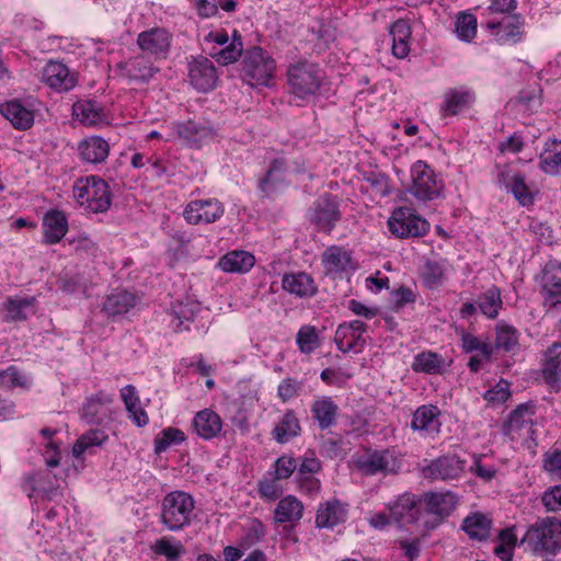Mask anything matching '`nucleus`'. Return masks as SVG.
Here are the masks:
<instances>
[{"label":"nucleus","mask_w":561,"mask_h":561,"mask_svg":"<svg viewBox=\"0 0 561 561\" xmlns=\"http://www.w3.org/2000/svg\"><path fill=\"white\" fill-rule=\"evenodd\" d=\"M42 80L58 92L69 91L77 84L75 73L64 62L57 60H49L45 65L42 71Z\"/></svg>","instance_id":"nucleus-16"},{"label":"nucleus","mask_w":561,"mask_h":561,"mask_svg":"<svg viewBox=\"0 0 561 561\" xmlns=\"http://www.w3.org/2000/svg\"><path fill=\"white\" fill-rule=\"evenodd\" d=\"M456 34L466 42H470L477 35V19L473 14L461 13L456 21Z\"/></svg>","instance_id":"nucleus-53"},{"label":"nucleus","mask_w":561,"mask_h":561,"mask_svg":"<svg viewBox=\"0 0 561 561\" xmlns=\"http://www.w3.org/2000/svg\"><path fill=\"white\" fill-rule=\"evenodd\" d=\"M254 264V255L242 250L231 251L218 261L220 270L227 273H247Z\"/></svg>","instance_id":"nucleus-32"},{"label":"nucleus","mask_w":561,"mask_h":561,"mask_svg":"<svg viewBox=\"0 0 561 561\" xmlns=\"http://www.w3.org/2000/svg\"><path fill=\"white\" fill-rule=\"evenodd\" d=\"M194 497L184 491L169 492L161 502L160 520L170 531H179L192 523Z\"/></svg>","instance_id":"nucleus-2"},{"label":"nucleus","mask_w":561,"mask_h":561,"mask_svg":"<svg viewBox=\"0 0 561 561\" xmlns=\"http://www.w3.org/2000/svg\"><path fill=\"white\" fill-rule=\"evenodd\" d=\"M342 217L337 197L325 194L312 204L309 210L310 221L319 231L331 232Z\"/></svg>","instance_id":"nucleus-9"},{"label":"nucleus","mask_w":561,"mask_h":561,"mask_svg":"<svg viewBox=\"0 0 561 561\" xmlns=\"http://www.w3.org/2000/svg\"><path fill=\"white\" fill-rule=\"evenodd\" d=\"M297 469V461L293 456L284 455L275 461V476L277 480L289 478Z\"/></svg>","instance_id":"nucleus-61"},{"label":"nucleus","mask_w":561,"mask_h":561,"mask_svg":"<svg viewBox=\"0 0 561 561\" xmlns=\"http://www.w3.org/2000/svg\"><path fill=\"white\" fill-rule=\"evenodd\" d=\"M241 66L242 79L251 87H267L275 77L274 58L257 46L244 51Z\"/></svg>","instance_id":"nucleus-3"},{"label":"nucleus","mask_w":561,"mask_h":561,"mask_svg":"<svg viewBox=\"0 0 561 561\" xmlns=\"http://www.w3.org/2000/svg\"><path fill=\"white\" fill-rule=\"evenodd\" d=\"M502 305L501 290L496 286L486 289L477 299L479 310L489 319H495L499 316Z\"/></svg>","instance_id":"nucleus-45"},{"label":"nucleus","mask_w":561,"mask_h":561,"mask_svg":"<svg viewBox=\"0 0 561 561\" xmlns=\"http://www.w3.org/2000/svg\"><path fill=\"white\" fill-rule=\"evenodd\" d=\"M388 227L396 237L415 238L424 236L430 229V224L410 208L400 207L394 209L388 219Z\"/></svg>","instance_id":"nucleus-8"},{"label":"nucleus","mask_w":561,"mask_h":561,"mask_svg":"<svg viewBox=\"0 0 561 561\" xmlns=\"http://www.w3.org/2000/svg\"><path fill=\"white\" fill-rule=\"evenodd\" d=\"M224 213V204L216 198L195 199L185 206L183 217L191 225H208L220 219Z\"/></svg>","instance_id":"nucleus-11"},{"label":"nucleus","mask_w":561,"mask_h":561,"mask_svg":"<svg viewBox=\"0 0 561 561\" xmlns=\"http://www.w3.org/2000/svg\"><path fill=\"white\" fill-rule=\"evenodd\" d=\"M285 170L286 161L283 157L271 161L265 176L260 181V188L265 196H271L277 192L278 186L284 182Z\"/></svg>","instance_id":"nucleus-38"},{"label":"nucleus","mask_w":561,"mask_h":561,"mask_svg":"<svg viewBox=\"0 0 561 561\" xmlns=\"http://www.w3.org/2000/svg\"><path fill=\"white\" fill-rule=\"evenodd\" d=\"M259 493L262 499L267 501H274L277 497H279L282 493V488L273 479L261 480L259 482Z\"/></svg>","instance_id":"nucleus-62"},{"label":"nucleus","mask_w":561,"mask_h":561,"mask_svg":"<svg viewBox=\"0 0 561 561\" xmlns=\"http://www.w3.org/2000/svg\"><path fill=\"white\" fill-rule=\"evenodd\" d=\"M75 199L93 213H103L111 206L112 194L107 183L96 175L79 178L73 184Z\"/></svg>","instance_id":"nucleus-4"},{"label":"nucleus","mask_w":561,"mask_h":561,"mask_svg":"<svg viewBox=\"0 0 561 561\" xmlns=\"http://www.w3.org/2000/svg\"><path fill=\"white\" fill-rule=\"evenodd\" d=\"M75 117L88 126L96 125L102 121V113L99 106L92 101H78L72 106Z\"/></svg>","instance_id":"nucleus-47"},{"label":"nucleus","mask_w":561,"mask_h":561,"mask_svg":"<svg viewBox=\"0 0 561 561\" xmlns=\"http://www.w3.org/2000/svg\"><path fill=\"white\" fill-rule=\"evenodd\" d=\"M542 467L551 477L561 480V450L554 449L545 453Z\"/></svg>","instance_id":"nucleus-59"},{"label":"nucleus","mask_w":561,"mask_h":561,"mask_svg":"<svg viewBox=\"0 0 561 561\" xmlns=\"http://www.w3.org/2000/svg\"><path fill=\"white\" fill-rule=\"evenodd\" d=\"M443 182L437 179L434 170L419 160L411 168V185L409 192L419 201H433L440 196Z\"/></svg>","instance_id":"nucleus-7"},{"label":"nucleus","mask_w":561,"mask_h":561,"mask_svg":"<svg viewBox=\"0 0 561 561\" xmlns=\"http://www.w3.org/2000/svg\"><path fill=\"white\" fill-rule=\"evenodd\" d=\"M339 408L330 397L317 399L311 405V412L320 428L330 427L337 415Z\"/></svg>","instance_id":"nucleus-41"},{"label":"nucleus","mask_w":561,"mask_h":561,"mask_svg":"<svg viewBox=\"0 0 561 561\" xmlns=\"http://www.w3.org/2000/svg\"><path fill=\"white\" fill-rule=\"evenodd\" d=\"M136 296L126 290L114 291L108 295L103 304V311L110 317L127 313L136 306Z\"/></svg>","instance_id":"nucleus-39"},{"label":"nucleus","mask_w":561,"mask_h":561,"mask_svg":"<svg viewBox=\"0 0 561 561\" xmlns=\"http://www.w3.org/2000/svg\"><path fill=\"white\" fill-rule=\"evenodd\" d=\"M462 529L471 539L484 540L490 536L491 519L482 513H474L463 519Z\"/></svg>","instance_id":"nucleus-44"},{"label":"nucleus","mask_w":561,"mask_h":561,"mask_svg":"<svg viewBox=\"0 0 561 561\" xmlns=\"http://www.w3.org/2000/svg\"><path fill=\"white\" fill-rule=\"evenodd\" d=\"M542 376L545 381L553 387L559 388L561 383V344H552L546 352L542 366Z\"/></svg>","instance_id":"nucleus-30"},{"label":"nucleus","mask_w":561,"mask_h":561,"mask_svg":"<svg viewBox=\"0 0 561 561\" xmlns=\"http://www.w3.org/2000/svg\"><path fill=\"white\" fill-rule=\"evenodd\" d=\"M462 348L467 353L479 351L486 359H490L493 354V345L480 341L477 336L470 333L461 334Z\"/></svg>","instance_id":"nucleus-55"},{"label":"nucleus","mask_w":561,"mask_h":561,"mask_svg":"<svg viewBox=\"0 0 561 561\" xmlns=\"http://www.w3.org/2000/svg\"><path fill=\"white\" fill-rule=\"evenodd\" d=\"M34 298L31 299H10L5 304L8 318L14 321L24 320L27 317V311L33 307Z\"/></svg>","instance_id":"nucleus-54"},{"label":"nucleus","mask_w":561,"mask_h":561,"mask_svg":"<svg viewBox=\"0 0 561 561\" xmlns=\"http://www.w3.org/2000/svg\"><path fill=\"white\" fill-rule=\"evenodd\" d=\"M520 543L536 556L558 554L561 551V519L556 516L538 517L527 527Z\"/></svg>","instance_id":"nucleus-1"},{"label":"nucleus","mask_w":561,"mask_h":561,"mask_svg":"<svg viewBox=\"0 0 561 561\" xmlns=\"http://www.w3.org/2000/svg\"><path fill=\"white\" fill-rule=\"evenodd\" d=\"M490 28H496V41L501 44H515L524 35V20L519 15L506 16L497 24L489 23Z\"/></svg>","instance_id":"nucleus-25"},{"label":"nucleus","mask_w":561,"mask_h":561,"mask_svg":"<svg viewBox=\"0 0 561 561\" xmlns=\"http://www.w3.org/2000/svg\"><path fill=\"white\" fill-rule=\"evenodd\" d=\"M185 439L184 433L174 427H168L163 430L156 438H154V450L157 454H161L165 451L171 445L180 444Z\"/></svg>","instance_id":"nucleus-52"},{"label":"nucleus","mask_w":561,"mask_h":561,"mask_svg":"<svg viewBox=\"0 0 561 561\" xmlns=\"http://www.w3.org/2000/svg\"><path fill=\"white\" fill-rule=\"evenodd\" d=\"M517 330L505 322H499L495 327V343L493 350L496 348L510 352L517 345Z\"/></svg>","instance_id":"nucleus-48"},{"label":"nucleus","mask_w":561,"mask_h":561,"mask_svg":"<svg viewBox=\"0 0 561 561\" xmlns=\"http://www.w3.org/2000/svg\"><path fill=\"white\" fill-rule=\"evenodd\" d=\"M539 168L549 175L561 174V140L549 139L539 154Z\"/></svg>","instance_id":"nucleus-31"},{"label":"nucleus","mask_w":561,"mask_h":561,"mask_svg":"<svg viewBox=\"0 0 561 561\" xmlns=\"http://www.w3.org/2000/svg\"><path fill=\"white\" fill-rule=\"evenodd\" d=\"M188 78L196 90L201 92L213 90L217 82V73L213 61L206 57L195 58L190 62Z\"/></svg>","instance_id":"nucleus-17"},{"label":"nucleus","mask_w":561,"mask_h":561,"mask_svg":"<svg viewBox=\"0 0 561 561\" xmlns=\"http://www.w3.org/2000/svg\"><path fill=\"white\" fill-rule=\"evenodd\" d=\"M26 385V378L20 374L16 367L10 366L0 371V387L10 389L13 387H23Z\"/></svg>","instance_id":"nucleus-60"},{"label":"nucleus","mask_w":561,"mask_h":561,"mask_svg":"<svg viewBox=\"0 0 561 561\" xmlns=\"http://www.w3.org/2000/svg\"><path fill=\"white\" fill-rule=\"evenodd\" d=\"M171 126L179 138L191 145H199L214 138V131L209 126L194 121L172 123Z\"/></svg>","instance_id":"nucleus-28"},{"label":"nucleus","mask_w":561,"mask_h":561,"mask_svg":"<svg viewBox=\"0 0 561 561\" xmlns=\"http://www.w3.org/2000/svg\"><path fill=\"white\" fill-rule=\"evenodd\" d=\"M351 263V253L343 247L331 245L322 253V265L330 274L346 271Z\"/></svg>","instance_id":"nucleus-37"},{"label":"nucleus","mask_w":561,"mask_h":561,"mask_svg":"<svg viewBox=\"0 0 561 561\" xmlns=\"http://www.w3.org/2000/svg\"><path fill=\"white\" fill-rule=\"evenodd\" d=\"M121 75L137 83H147L159 72V68L146 55H137L118 64Z\"/></svg>","instance_id":"nucleus-18"},{"label":"nucleus","mask_w":561,"mask_h":561,"mask_svg":"<svg viewBox=\"0 0 561 561\" xmlns=\"http://www.w3.org/2000/svg\"><path fill=\"white\" fill-rule=\"evenodd\" d=\"M541 504L549 513L561 511V484L548 488L541 495Z\"/></svg>","instance_id":"nucleus-57"},{"label":"nucleus","mask_w":561,"mask_h":561,"mask_svg":"<svg viewBox=\"0 0 561 561\" xmlns=\"http://www.w3.org/2000/svg\"><path fill=\"white\" fill-rule=\"evenodd\" d=\"M511 396L510 382L501 379L493 388L484 392L483 398L492 403H504Z\"/></svg>","instance_id":"nucleus-58"},{"label":"nucleus","mask_w":561,"mask_h":561,"mask_svg":"<svg viewBox=\"0 0 561 561\" xmlns=\"http://www.w3.org/2000/svg\"><path fill=\"white\" fill-rule=\"evenodd\" d=\"M439 410L435 405H422L413 414L411 427L413 431L438 432Z\"/></svg>","instance_id":"nucleus-40"},{"label":"nucleus","mask_w":561,"mask_h":561,"mask_svg":"<svg viewBox=\"0 0 561 561\" xmlns=\"http://www.w3.org/2000/svg\"><path fill=\"white\" fill-rule=\"evenodd\" d=\"M367 325L359 320L341 323L334 335V342L337 348L343 352L359 353L366 344L363 333L366 332Z\"/></svg>","instance_id":"nucleus-12"},{"label":"nucleus","mask_w":561,"mask_h":561,"mask_svg":"<svg viewBox=\"0 0 561 561\" xmlns=\"http://www.w3.org/2000/svg\"><path fill=\"white\" fill-rule=\"evenodd\" d=\"M346 516V506L339 500H330L319 506L316 516V525L318 528H333L344 523Z\"/></svg>","instance_id":"nucleus-26"},{"label":"nucleus","mask_w":561,"mask_h":561,"mask_svg":"<svg viewBox=\"0 0 561 561\" xmlns=\"http://www.w3.org/2000/svg\"><path fill=\"white\" fill-rule=\"evenodd\" d=\"M304 505L296 496L283 497L274 510V519L277 524L297 523L301 519Z\"/></svg>","instance_id":"nucleus-36"},{"label":"nucleus","mask_w":561,"mask_h":561,"mask_svg":"<svg viewBox=\"0 0 561 561\" xmlns=\"http://www.w3.org/2000/svg\"><path fill=\"white\" fill-rule=\"evenodd\" d=\"M151 549L156 554L165 557L168 561H178L185 553V548L180 541L168 537L156 540Z\"/></svg>","instance_id":"nucleus-49"},{"label":"nucleus","mask_w":561,"mask_h":561,"mask_svg":"<svg viewBox=\"0 0 561 561\" xmlns=\"http://www.w3.org/2000/svg\"><path fill=\"white\" fill-rule=\"evenodd\" d=\"M476 101L474 92L466 87L449 89L444 94V100L440 104V112L443 116H453L468 110Z\"/></svg>","instance_id":"nucleus-21"},{"label":"nucleus","mask_w":561,"mask_h":561,"mask_svg":"<svg viewBox=\"0 0 561 561\" xmlns=\"http://www.w3.org/2000/svg\"><path fill=\"white\" fill-rule=\"evenodd\" d=\"M541 294L551 306L557 305L561 298V263L549 261L540 275Z\"/></svg>","instance_id":"nucleus-19"},{"label":"nucleus","mask_w":561,"mask_h":561,"mask_svg":"<svg viewBox=\"0 0 561 561\" xmlns=\"http://www.w3.org/2000/svg\"><path fill=\"white\" fill-rule=\"evenodd\" d=\"M172 42V35L161 27H153L138 34L137 45L146 55L156 60L165 58Z\"/></svg>","instance_id":"nucleus-13"},{"label":"nucleus","mask_w":561,"mask_h":561,"mask_svg":"<svg viewBox=\"0 0 561 561\" xmlns=\"http://www.w3.org/2000/svg\"><path fill=\"white\" fill-rule=\"evenodd\" d=\"M390 517L397 523H414L422 527V507L412 494L401 495L390 507Z\"/></svg>","instance_id":"nucleus-23"},{"label":"nucleus","mask_w":561,"mask_h":561,"mask_svg":"<svg viewBox=\"0 0 561 561\" xmlns=\"http://www.w3.org/2000/svg\"><path fill=\"white\" fill-rule=\"evenodd\" d=\"M77 152L82 162L99 164L107 159L110 145L100 136H90L78 142Z\"/></svg>","instance_id":"nucleus-22"},{"label":"nucleus","mask_w":561,"mask_h":561,"mask_svg":"<svg viewBox=\"0 0 561 561\" xmlns=\"http://www.w3.org/2000/svg\"><path fill=\"white\" fill-rule=\"evenodd\" d=\"M356 466L366 476L397 473L400 469L398 459L388 450L360 457Z\"/></svg>","instance_id":"nucleus-15"},{"label":"nucleus","mask_w":561,"mask_h":561,"mask_svg":"<svg viewBox=\"0 0 561 561\" xmlns=\"http://www.w3.org/2000/svg\"><path fill=\"white\" fill-rule=\"evenodd\" d=\"M300 432L299 421L293 410H287L272 434L279 444H285Z\"/></svg>","instance_id":"nucleus-43"},{"label":"nucleus","mask_w":561,"mask_h":561,"mask_svg":"<svg viewBox=\"0 0 561 561\" xmlns=\"http://www.w3.org/2000/svg\"><path fill=\"white\" fill-rule=\"evenodd\" d=\"M44 242L58 243L68 231V219L60 210H49L43 218Z\"/></svg>","instance_id":"nucleus-27"},{"label":"nucleus","mask_w":561,"mask_h":561,"mask_svg":"<svg viewBox=\"0 0 561 561\" xmlns=\"http://www.w3.org/2000/svg\"><path fill=\"white\" fill-rule=\"evenodd\" d=\"M108 439L105 431L93 428L82 434L72 447V455L76 458H81L83 454L93 453L94 447L102 446Z\"/></svg>","instance_id":"nucleus-42"},{"label":"nucleus","mask_w":561,"mask_h":561,"mask_svg":"<svg viewBox=\"0 0 561 561\" xmlns=\"http://www.w3.org/2000/svg\"><path fill=\"white\" fill-rule=\"evenodd\" d=\"M457 497L453 492H432L424 495L422 507V527L434 529L447 516L451 514L457 505Z\"/></svg>","instance_id":"nucleus-6"},{"label":"nucleus","mask_w":561,"mask_h":561,"mask_svg":"<svg viewBox=\"0 0 561 561\" xmlns=\"http://www.w3.org/2000/svg\"><path fill=\"white\" fill-rule=\"evenodd\" d=\"M321 69L309 61H298L287 69V82L290 92L299 99L314 95L322 83Z\"/></svg>","instance_id":"nucleus-5"},{"label":"nucleus","mask_w":561,"mask_h":561,"mask_svg":"<svg viewBox=\"0 0 561 561\" xmlns=\"http://www.w3.org/2000/svg\"><path fill=\"white\" fill-rule=\"evenodd\" d=\"M445 366L444 358L434 352H422L414 357L412 369L430 375L439 374Z\"/></svg>","instance_id":"nucleus-46"},{"label":"nucleus","mask_w":561,"mask_h":561,"mask_svg":"<svg viewBox=\"0 0 561 561\" xmlns=\"http://www.w3.org/2000/svg\"><path fill=\"white\" fill-rule=\"evenodd\" d=\"M470 471L484 481H491L496 473L494 466H486L482 463L481 456L474 457L473 465L470 467Z\"/></svg>","instance_id":"nucleus-63"},{"label":"nucleus","mask_w":561,"mask_h":561,"mask_svg":"<svg viewBox=\"0 0 561 561\" xmlns=\"http://www.w3.org/2000/svg\"><path fill=\"white\" fill-rule=\"evenodd\" d=\"M49 478V473L35 472L26 478V485L32 492L43 493L51 497L56 489L51 485H46L45 480Z\"/></svg>","instance_id":"nucleus-56"},{"label":"nucleus","mask_w":561,"mask_h":561,"mask_svg":"<svg viewBox=\"0 0 561 561\" xmlns=\"http://www.w3.org/2000/svg\"><path fill=\"white\" fill-rule=\"evenodd\" d=\"M1 113L16 129H28L34 122L33 112L16 100L3 104Z\"/></svg>","instance_id":"nucleus-35"},{"label":"nucleus","mask_w":561,"mask_h":561,"mask_svg":"<svg viewBox=\"0 0 561 561\" xmlns=\"http://www.w3.org/2000/svg\"><path fill=\"white\" fill-rule=\"evenodd\" d=\"M411 26L404 19L392 23L390 35L392 37V54L397 58H404L410 53Z\"/></svg>","instance_id":"nucleus-33"},{"label":"nucleus","mask_w":561,"mask_h":561,"mask_svg":"<svg viewBox=\"0 0 561 561\" xmlns=\"http://www.w3.org/2000/svg\"><path fill=\"white\" fill-rule=\"evenodd\" d=\"M499 182L510 190L522 206H528L534 203V196L529 186L526 184L525 175L515 173L510 178L502 172L499 174Z\"/></svg>","instance_id":"nucleus-34"},{"label":"nucleus","mask_w":561,"mask_h":561,"mask_svg":"<svg viewBox=\"0 0 561 561\" xmlns=\"http://www.w3.org/2000/svg\"><path fill=\"white\" fill-rule=\"evenodd\" d=\"M298 473L300 476L304 474H312L318 472L321 469V463L319 459L314 456L313 453L307 454L302 459L299 466L297 465Z\"/></svg>","instance_id":"nucleus-64"},{"label":"nucleus","mask_w":561,"mask_h":561,"mask_svg":"<svg viewBox=\"0 0 561 561\" xmlns=\"http://www.w3.org/2000/svg\"><path fill=\"white\" fill-rule=\"evenodd\" d=\"M467 461L456 454H446L431 460L422 468L424 478L430 480H458L466 470Z\"/></svg>","instance_id":"nucleus-10"},{"label":"nucleus","mask_w":561,"mask_h":561,"mask_svg":"<svg viewBox=\"0 0 561 561\" xmlns=\"http://www.w3.org/2000/svg\"><path fill=\"white\" fill-rule=\"evenodd\" d=\"M535 414V405L531 403H522L514 409L507 422L505 423V433L514 439L515 437H533L535 431L533 428V416Z\"/></svg>","instance_id":"nucleus-14"},{"label":"nucleus","mask_w":561,"mask_h":561,"mask_svg":"<svg viewBox=\"0 0 561 561\" xmlns=\"http://www.w3.org/2000/svg\"><path fill=\"white\" fill-rule=\"evenodd\" d=\"M193 427L195 433L203 439H211L221 432L222 421L213 410L204 409L194 416Z\"/></svg>","instance_id":"nucleus-29"},{"label":"nucleus","mask_w":561,"mask_h":561,"mask_svg":"<svg viewBox=\"0 0 561 561\" xmlns=\"http://www.w3.org/2000/svg\"><path fill=\"white\" fill-rule=\"evenodd\" d=\"M301 353L310 354L320 346L318 332L312 325H302L296 336Z\"/></svg>","instance_id":"nucleus-51"},{"label":"nucleus","mask_w":561,"mask_h":561,"mask_svg":"<svg viewBox=\"0 0 561 561\" xmlns=\"http://www.w3.org/2000/svg\"><path fill=\"white\" fill-rule=\"evenodd\" d=\"M112 396L104 392L92 396L83 404L82 419L89 424H101L106 420H112Z\"/></svg>","instance_id":"nucleus-20"},{"label":"nucleus","mask_w":561,"mask_h":561,"mask_svg":"<svg viewBox=\"0 0 561 561\" xmlns=\"http://www.w3.org/2000/svg\"><path fill=\"white\" fill-rule=\"evenodd\" d=\"M242 54L241 36L233 32V38L229 45L218 50H213L210 55L221 65H229L238 60Z\"/></svg>","instance_id":"nucleus-50"},{"label":"nucleus","mask_w":561,"mask_h":561,"mask_svg":"<svg viewBox=\"0 0 561 561\" xmlns=\"http://www.w3.org/2000/svg\"><path fill=\"white\" fill-rule=\"evenodd\" d=\"M282 287L285 291L298 298H310L318 291L314 279L306 272L284 274L282 278Z\"/></svg>","instance_id":"nucleus-24"}]
</instances>
